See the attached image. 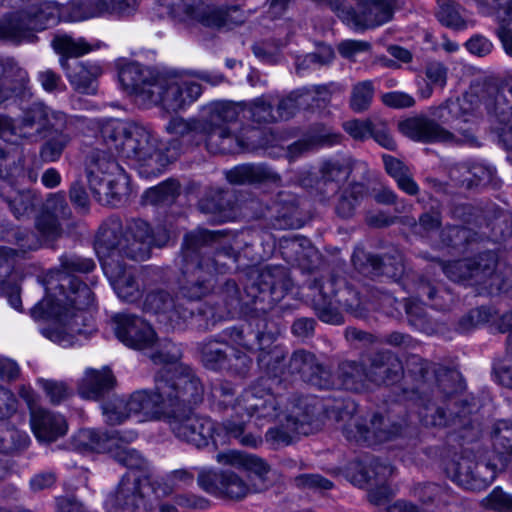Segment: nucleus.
<instances>
[{"instance_id":"nucleus-25","label":"nucleus","mask_w":512,"mask_h":512,"mask_svg":"<svg viewBox=\"0 0 512 512\" xmlns=\"http://www.w3.org/2000/svg\"><path fill=\"white\" fill-rule=\"evenodd\" d=\"M352 263L360 273L371 277L386 276L398 281L405 273L403 256L399 252L379 257L363 249H356L352 255Z\"/></svg>"},{"instance_id":"nucleus-13","label":"nucleus","mask_w":512,"mask_h":512,"mask_svg":"<svg viewBox=\"0 0 512 512\" xmlns=\"http://www.w3.org/2000/svg\"><path fill=\"white\" fill-rule=\"evenodd\" d=\"M109 453L131 471L121 478L116 492L108 496L105 502L108 512H139L144 505L143 489L152 480L149 463L137 450L120 444L117 437Z\"/></svg>"},{"instance_id":"nucleus-34","label":"nucleus","mask_w":512,"mask_h":512,"mask_svg":"<svg viewBox=\"0 0 512 512\" xmlns=\"http://www.w3.org/2000/svg\"><path fill=\"white\" fill-rule=\"evenodd\" d=\"M21 123L23 127L35 128L38 133L48 129L59 131L65 126L66 115L52 111L41 102H35L24 110Z\"/></svg>"},{"instance_id":"nucleus-57","label":"nucleus","mask_w":512,"mask_h":512,"mask_svg":"<svg viewBox=\"0 0 512 512\" xmlns=\"http://www.w3.org/2000/svg\"><path fill=\"white\" fill-rule=\"evenodd\" d=\"M317 359L314 354L305 350H296L290 357L287 369L290 374H299L306 382L316 368Z\"/></svg>"},{"instance_id":"nucleus-59","label":"nucleus","mask_w":512,"mask_h":512,"mask_svg":"<svg viewBox=\"0 0 512 512\" xmlns=\"http://www.w3.org/2000/svg\"><path fill=\"white\" fill-rule=\"evenodd\" d=\"M38 385L50 403L58 405L73 394V388L66 381L39 378Z\"/></svg>"},{"instance_id":"nucleus-43","label":"nucleus","mask_w":512,"mask_h":512,"mask_svg":"<svg viewBox=\"0 0 512 512\" xmlns=\"http://www.w3.org/2000/svg\"><path fill=\"white\" fill-rule=\"evenodd\" d=\"M353 171V162L349 157L327 159L320 166L321 182L331 186V192L335 193Z\"/></svg>"},{"instance_id":"nucleus-48","label":"nucleus","mask_w":512,"mask_h":512,"mask_svg":"<svg viewBox=\"0 0 512 512\" xmlns=\"http://www.w3.org/2000/svg\"><path fill=\"white\" fill-rule=\"evenodd\" d=\"M233 204L228 192L213 189L199 201V209L205 214L214 215L218 221H226L230 217Z\"/></svg>"},{"instance_id":"nucleus-9","label":"nucleus","mask_w":512,"mask_h":512,"mask_svg":"<svg viewBox=\"0 0 512 512\" xmlns=\"http://www.w3.org/2000/svg\"><path fill=\"white\" fill-rule=\"evenodd\" d=\"M101 138L116 155L140 163V173L147 176L161 174L174 158V155L162 153L158 137L148 126L140 123L108 121L101 128Z\"/></svg>"},{"instance_id":"nucleus-22","label":"nucleus","mask_w":512,"mask_h":512,"mask_svg":"<svg viewBox=\"0 0 512 512\" xmlns=\"http://www.w3.org/2000/svg\"><path fill=\"white\" fill-rule=\"evenodd\" d=\"M146 312L153 313L160 318V321L169 323L173 328H181L185 324L195 326L198 317L191 303H182L164 290H157L148 293L143 303Z\"/></svg>"},{"instance_id":"nucleus-18","label":"nucleus","mask_w":512,"mask_h":512,"mask_svg":"<svg viewBox=\"0 0 512 512\" xmlns=\"http://www.w3.org/2000/svg\"><path fill=\"white\" fill-rule=\"evenodd\" d=\"M407 370L418 382L412 394L415 396L414 403L420 422L427 427L446 426L449 422V416L445 409L434 401L436 396L426 390L429 374L428 364L420 356L411 355L407 360Z\"/></svg>"},{"instance_id":"nucleus-53","label":"nucleus","mask_w":512,"mask_h":512,"mask_svg":"<svg viewBox=\"0 0 512 512\" xmlns=\"http://www.w3.org/2000/svg\"><path fill=\"white\" fill-rule=\"evenodd\" d=\"M412 494L425 504L449 505L453 500L447 487L435 483L417 484L413 488Z\"/></svg>"},{"instance_id":"nucleus-16","label":"nucleus","mask_w":512,"mask_h":512,"mask_svg":"<svg viewBox=\"0 0 512 512\" xmlns=\"http://www.w3.org/2000/svg\"><path fill=\"white\" fill-rule=\"evenodd\" d=\"M443 273L452 281L464 285L481 286L488 293L508 289L506 268L498 262L497 255L488 251L473 259L440 264Z\"/></svg>"},{"instance_id":"nucleus-45","label":"nucleus","mask_w":512,"mask_h":512,"mask_svg":"<svg viewBox=\"0 0 512 512\" xmlns=\"http://www.w3.org/2000/svg\"><path fill=\"white\" fill-rule=\"evenodd\" d=\"M196 469L197 467L175 469L167 473L161 481L151 480L149 486L157 495H160V492L162 496L169 495L174 489L190 487L194 483Z\"/></svg>"},{"instance_id":"nucleus-52","label":"nucleus","mask_w":512,"mask_h":512,"mask_svg":"<svg viewBox=\"0 0 512 512\" xmlns=\"http://www.w3.org/2000/svg\"><path fill=\"white\" fill-rule=\"evenodd\" d=\"M52 47L55 52L61 55V59L78 58L89 52L94 48L90 45L85 38L74 39L69 35H58L52 40Z\"/></svg>"},{"instance_id":"nucleus-39","label":"nucleus","mask_w":512,"mask_h":512,"mask_svg":"<svg viewBox=\"0 0 512 512\" xmlns=\"http://www.w3.org/2000/svg\"><path fill=\"white\" fill-rule=\"evenodd\" d=\"M425 362L428 364L429 368L427 381L432 377L435 378V388L430 392L433 396L438 397L441 394L446 399L464 389V382L458 371L443 366H432L427 361ZM427 383L428 382H426V384Z\"/></svg>"},{"instance_id":"nucleus-36","label":"nucleus","mask_w":512,"mask_h":512,"mask_svg":"<svg viewBox=\"0 0 512 512\" xmlns=\"http://www.w3.org/2000/svg\"><path fill=\"white\" fill-rule=\"evenodd\" d=\"M282 257L290 264H297L304 268H310L314 259L318 258V252L311 241L302 236L282 237L279 241Z\"/></svg>"},{"instance_id":"nucleus-54","label":"nucleus","mask_w":512,"mask_h":512,"mask_svg":"<svg viewBox=\"0 0 512 512\" xmlns=\"http://www.w3.org/2000/svg\"><path fill=\"white\" fill-rule=\"evenodd\" d=\"M366 195V187L362 183H353L346 188L336 205V213L342 218H350L354 215L356 207Z\"/></svg>"},{"instance_id":"nucleus-60","label":"nucleus","mask_w":512,"mask_h":512,"mask_svg":"<svg viewBox=\"0 0 512 512\" xmlns=\"http://www.w3.org/2000/svg\"><path fill=\"white\" fill-rule=\"evenodd\" d=\"M374 96V86L372 81L365 80L355 84L351 91L350 107L356 113L366 111L372 102Z\"/></svg>"},{"instance_id":"nucleus-38","label":"nucleus","mask_w":512,"mask_h":512,"mask_svg":"<svg viewBox=\"0 0 512 512\" xmlns=\"http://www.w3.org/2000/svg\"><path fill=\"white\" fill-rule=\"evenodd\" d=\"M28 81L27 72L12 58H0V104Z\"/></svg>"},{"instance_id":"nucleus-8","label":"nucleus","mask_w":512,"mask_h":512,"mask_svg":"<svg viewBox=\"0 0 512 512\" xmlns=\"http://www.w3.org/2000/svg\"><path fill=\"white\" fill-rule=\"evenodd\" d=\"M239 112V105L233 102L215 101L202 108L200 119L173 117L165 129L170 135L187 137L189 141L202 135L210 153H232L239 147V142L230 125L237 121Z\"/></svg>"},{"instance_id":"nucleus-10","label":"nucleus","mask_w":512,"mask_h":512,"mask_svg":"<svg viewBox=\"0 0 512 512\" xmlns=\"http://www.w3.org/2000/svg\"><path fill=\"white\" fill-rule=\"evenodd\" d=\"M357 409L352 400L336 407L337 421L345 422L342 432L348 441L372 447L402 437L408 427V419L403 415L405 409L400 404L374 412L368 420L358 416Z\"/></svg>"},{"instance_id":"nucleus-41","label":"nucleus","mask_w":512,"mask_h":512,"mask_svg":"<svg viewBox=\"0 0 512 512\" xmlns=\"http://www.w3.org/2000/svg\"><path fill=\"white\" fill-rule=\"evenodd\" d=\"M115 443L116 435L94 429H81L72 438V445L79 452H110Z\"/></svg>"},{"instance_id":"nucleus-23","label":"nucleus","mask_w":512,"mask_h":512,"mask_svg":"<svg viewBox=\"0 0 512 512\" xmlns=\"http://www.w3.org/2000/svg\"><path fill=\"white\" fill-rule=\"evenodd\" d=\"M111 321L116 338L126 347L145 351L155 346L157 334L142 317L120 313L114 315Z\"/></svg>"},{"instance_id":"nucleus-47","label":"nucleus","mask_w":512,"mask_h":512,"mask_svg":"<svg viewBox=\"0 0 512 512\" xmlns=\"http://www.w3.org/2000/svg\"><path fill=\"white\" fill-rule=\"evenodd\" d=\"M216 461L222 465L251 470L261 479L269 471L267 464L262 459L235 450L218 453Z\"/></svg>"},{"instance_id":"nucleus-35","label":"nucleus","mask_w":512,"mask_h":512,"mask_svg":"<svg viewBox=\"0 0 512 512\" xmlns=\"http://www.w3.org/2000/svg\"><path fill=\"white\" fill-rule=\"evenodd\" d=\"M336 388L361 393L371 387L366 365L356 360H343L338 364Z\"/></svg>"},{"instance_id":"nucleus-50","label":"nucleus","mask_w":512,"mask_h":512,"mask_svg":"<svg viewBox=\"0 0 512 512\" xmlns=\"http://www.w3.org/2000/svg\"><path fill=\"white\" fill-rule=\"evenodd\" d=\"M493 6L492 15L500 24L497 35L502 43L505 52L512 57V2H491Z\"/></svg>"},{"instance_id":"nucleus-31","label":"nucleus","mask_w":512,"mask_h":512,"mask_svg":"<svg viewBox=\"0 0 512 512\" xmlns=\"http://www.w3.org/2000/svg\"><path fill=\"white\" fill-rule=\"evenodd\" d=\"M232 185H256L270 183L281 185V176L265 163H245L224 172Z\"/></svg>"},{"instance_id":"nucleus-27","label":"nucleus","mask_w":512,"mask_h":512,"mask_svg":"<svg viewBox=\"0 0 512 512\" xmlns=\"http://www.w3.org/2000/svg\"><path fill=\"white\" fill-rule=\"evenodd\" d=\"M486 108L503 125L499 134L503 146L512 150V72L505 78L502 86L494 90L492 99L486 102Z\"/></svg>"},{"instance_id":"nucleus-61","label":"nucleus","mask_w":512,"mask_h":512,"mask_svg":"<svg viewBox=\"0 0 512 512\" xmlns=\"http://www.w3.org/2000/svg\"><path fill=\"white\" fill-rule=\"evenodd\" d=\"M269 347L270 345H266L263 350H260L258 362L261 366L266 368L268 373L277 377L284 373V365L282 362L285 359L286 353L284 349L279 346H274L267 351Z\"/></svg>"},{"instance_id":"nucleus-26","label":"nucleus","mask_w":512,"mask_h":512,"mask_svg":"<svg viewBox=\"0 0 512 512\" xmlns=\"http://www.w3.org/2000/svg\"><path fill=\"white\" fill-rule=\"evenodd\" d=\"M453 480L467 490H480L492 483L496 474L495 465L475 463L466 456H461L448 468Z\"/></svg>"},{"instance_id":"nucleus-32","label":"nucleus","mask_w":512,"mask_h":512,"mask_svg":"<svg viewBox=\"0 0 512 512\" xmlns=\"http://www.w3.org/2000/svg\"><path fill=\"white\" fill-rule=\"evenodd\" d=\"M269 219L274 229H298L304 224L293 194L279 192L268 207Z\"/></svg>"},{"instance_id":"nucleus-12","label":"nucleus","mask_w":512,"mask_h":512,"mask_svg":"<svg viewBox=\"0 0 512 512\" xmlns=\"http://www.w3.org/2000/svg\"><path fill=\"white\" fill-rule=\"evenodd\" d=\"M162 373L155 376L154 390L135 391L128 398L133 415L141 414L149 420L166 421L172 408L180 403L199 400L200 387L190 381L191 374L182 373L177 378Z\"/></svg>"},{"instance_id":"nucleus-62","label":"nucleus","mask_w":512,"mask_h":512,"mask_svg":"<svg viewBox=\"0 0 512 512\" xmlns=\"http://www.w3.org/2000/svg\"><path fill=\"white\" fill-rule=\"evenodd\" d=\"M179 185L175 181H165L145 192L146 201L152 205L171 203L178 195Z\"/></svg>"},{"instance_id":"nucleus-64","label":"nucleus","mask_w":512,"mask_h":512,"mask_svg":"<svg viewBox=\"0 0 512 512\" xmlns=\"http://www.w3.org/2000/svg\"><path fill=\"white\" fill-rule=\"evenodd\" d=\"M393 474V467L379 459H372L360 471V483L368 484L372 480L382 482Z\"/></svg>"},{"instance_id":"nucleus-51","label":"nucleus","mask_w":512,"mask_h":512,"mask_svg":"<svg viewBox=\"0 0 512 512\" xmlns=\"http://www.w3.org/2000/svg\"><path fill=\"white\" fill-rule=\"evenodd\" d=\"M417 297H426L431 306L440 311L448 310L454 302V297L449 290H439L431 282L421 278L415 283Z\"/></svg>"},{"instance_id":"nucleus-15","label":"nucleus","mask_w":512,"mask_h":512,"mask_svg":"<svg viewBox=\"0 0 512 512\" xmlns=\"http://www.w3.org/2000/svg\"><path fill=\"white\" fill-rule=\"evenodd\" d=\"M152 19L171 18L179 22H197L209 28H230L245 21L240 6L233 5L226 10L210 2H153Z\"/></svg>"},{"instance_id":"nucleus-21","label":"nucleus","mask_w":512,"mask_h":512,"mask_svg":"<svg viewBox=\"0 0 512 512\" xmlns=\"http://www.w3.org/2000/svg\"><path fill=\"white\" fill-rule=\"evenodd\" d=\"M349 2H328L330 8L347 25L356 29H367L388 22L393 15L391 2H356L348 7Z\"/></svg>"},{"instance_id":"nucleus-17","label":"nucleus","mask_w":512,"mask_h":512,"mask_svg":"<svg viewBox=\"0 0 512 512\" xmlns=\"http://www.w3.org/2000/svg\"><path fill=\"white\" fill-rule=\"evenodd\" d=\"M310 288L316 291L313 308L321 321L333 325L344 323L340 308L356 317L362 316L359 293L343 279L332 275L325 280L315 279Z\"/></svg>"},{"instance_id":"nucleus-40","label":"nucleus","mask_w":512,"mask_h":512,"mask_svg":"<svg viewBox=\"0 0 512 512\" xmlns=\"http://www.w3.org/2000/svg\"><path fill=\"white\" fill-rule=\"evenodd\" d=\"M0 195L17 219L32 214L38 201L32 190H15L8 182H4L0 187Z\"/></svg>"},{"instance_id":"nucleus-58","label":"nucleus","mask_w":512,"mask_h":512,"mask_svg":"<svg viewBox=\"0 0 512 512\" xmlns=\"http://www.w3.org/2000/svg\"><path fill=\"white\" fill-rule=\"evenodd\" d=\"M439 22L449 28L462 30L466 28V16L455 2H443L436 12Z\"/></svg>"},{"instance_id":"nucleus-28","label":"nucleus","mask_w":512,"mask_h":512,"mask_svg":"<svg viewBox=\"0 0 512 512\" xmlns=\"http://www.w3.org/2000/svg\"><path fill=\"white\" fill-rule=\"evenodd\" d=\"M369 379L371 385H394L399 382L404 369L402 362L390 350H380L369 357Z\"/></svg>"},{"instance_id":"nucleus-56","label":"nucleus","mask_w":512,"mask_h":512,"mask_svg":"<svg viewBox=\"0 0 512 512\" xmlns=\"http://www.w3.org/2000/svg\"><path fill=\"white\" fill-rule=\"evenodd\" d=\"M275 98L272 95H263L256 98L248 105L250 119L258 124H269L275 122L272 106Z\"/></svg>"},{"instance_id":"nucleus-30","label":"nucleus","mask_w":512,"mask_h":512,"mask_svg":"<svg viewBox=\"0 0 512 512\" xmlns=\"http://www.w3.org/2000/svg\"><path fill=\"white\" fill-rule=\"evenodd\" d=\"M102 266L105 275L120 299L128 303H133L140 299L142 290L130 269L116 263L112 257L105 260Z\"/></svg>"},{"instance_id":"nucleus-6","label":"nucleus","mask_w":512,"mask_h":512,"mask_svg":"<svg viewBox=\"0 0 512 512\" xmlns=\"http://www.w3.org/2000/svg\"><path fill=\"white\" fill-rule=\"evenodd\" d=\"M119 81L138 105L144 108L160 106L167 112L186 108L202 94V87L197 82L165 76L137 62L120 69Z\"/></svg>"},{"instance_id":"nucleus-20","label":"nucleus","mask_w":512,"mask_h":512,"mask_svg":"<svg viewBox=\"0 0 512 512\" xmlns=\"http://www.w3.org/2000/svg\"><path fill=\"white\" fill-rule=\"evenodd\" d=\"M275 338L266 317H251L246 323L226 328L220 333V341H225V346L252 353L271 345Z\"/></svg>"},{"instance_id":"nucleus-14","label":"nucleus","mask_w":512,"mask_h":512,"mask_svg":"<svg viewBox=\"0 0 512 512\" xmlns=\"http://www.w3.org/2000/svg\"><path fill=\"white\" fill-rule=\"evenodd\" d=\"M94 149L86 160V177L95 200L103 206L116 207L127 192L128 177L116 161L114 150Z\"/></svg>"},{"instance_id":"nucleus-11","label":"nucleus","mask_w":512,"mask_h":512,"mask_svg":"<svg viewBox=\"0 0 512 512\" xmlns=\"http://www.w3.org/2000/svg\"><path fill=\"white\" fill-rule=\"evenodd\" d=\"M170 239L169 232L162 226L151 228L141 219H132L125 225L117 217L107 219L99 228L96 243L106 249L133 260L149 258L151 248L163 247Z\"/></svg>"},{"instance_id":"nucleus-42","label":"nucleus","mask_w":512,"mask_h":512,"mask_svg":"<svg viewBox=\"0 0 512 512\" xmlns=\"http://www.w3.org/2000/svg\"><path fill=\"white\" fill-rule=\"evenodd\" d=\"M115 383L110 369H87L79 384V393L87 399H98L109 391Z\"/></svg>"},{"instance_id":"nucleus-1","label":"nucleus","mask_w":512,"mask_h":512,"mask_svg":"<svg viewBox=\"0 0 512 512\" xmlns=\"http://www.w3.org/2000/svg\"><path fill=\"white\" fill-rule=\"evenodd\" d=\"M60 265L63 271L47 273L46 296L31 309V316L35 320L55 319L41 333L63 347H71L87 340L95 330L91 317L84 311L93 304V292L72 273H89L95 263L91 258L71 254L63 255Z\"/></svg>"},{"instance_id":"nucleus-24","label":"nucleus","mask_w":512,"mask_h":512,"mask_svg":"<svg viewBox=\"0 0 512 512\" xmlns=\"http://www.w3.org/2000/svg\"><path fill=\"white\" fill-rule=\"evenodd\" d=\"M214 306L205 305L198 308L201 314L195 323V327L209 329L217 321L232 316L238 311L243 301L239 287L234 280H227L215 294Z\"/></svg>"},{"instance_id":"nucleus-49","label":"nucleus","mask_w":512,"mask_h":512,"mask_svg":"<svg viewBox=\"0 0 512 512\" xmlns=\"http://www.w3.org/2000/svg\"><path fill=\"white\" fill-rule=\"evenodd\" d=\"M222 345H225V341H220V334L199 344L201 361L206 368L225 369L228 355Z\"/></svg>"},{"instance_id":"nucleus-37","label":"nucleus","mask_w":512,"mask_h":512,"mask_svg":"<svg viewBox=\"0 0 512 512\" xmlns=\"http://www.w3.org/2000/svg\"><path fill=\"white\" fill-rule=\"evenodd\" d=\"M182 356L181 349L175 343L164 342L157 351L150 355V359L156 365H161L155 376L162 373L169 374V377L177 378L180 374L189 373L198 377L193 369L179 362Z\"/></svg>"},{"instance_id":"nucleus-7","label":"nucleus","mask_w":512,"mask_h":512,"mask_svg":"<svg viewBox=\"0 0 512 512\" xmlns=\"http://www.w3.org/2000/svg\"><path fill=\"white\" fill-rule=\"evenodd\" d=\"M189 379L200 387V397L195 402H179L172 408L165 422L176 438L197 448L206 447L210 442L214 446L224 444L228 438H234L242 446L251 448H257L262 444L260 436L245 433L244 421L227 420L223 425H219L209 417L195 413L194 407L203 401L204 386L199 377H194L191 374Z\"/></svg>"},{"instance_id":"nucleus-29","label":"nucleus","mask_w":512,"mask_h":512,"mask_svg":"<svg viewBox=\"0 0 512 512\" xmlns=\"http://www.w3.org/2000/svg\"><path fill=\"white\" fill-rule=\"evenodd\" d=\"M30 425L36 439L40 442L51 443L66 435L68 423L66 418L48 409H32Z\"/></svg>"},{"instance_id":"nucleus-44","label":"nucleus","mask_w":512,"mask_h":512,"mask_svg":"<svg viewBox=\"0 0 512 512\" xmlns=\"http://www.w3.org/2000/svg\"><path fill=\"white\" fill-rule=\"evenodd\" d=\"M259 489L249 485L239 474L231 469L220 470V485L217 497L240 501Z\"/></svg>"},{"instance_id":"nucleus-5","label":"nucleus","mask_w":512,"mask_h":512,"mask_svg":"<svg viewBox=\"0 0 512 512\" xmlns=\"http://www.w3.org/2000/svg\"><path fill=\"white\" fill-rule=\"evenodd\" d=\"M429 116L407 118L398 124L408 138L423 143H456L478 146L476 131L481 119L479 97L465 93L429 108Z\"/></svg>"},{"instance_id":"nucleus-19","label":"nucleus","mask_w":512,"mask_h":512,"mask_svg":"<svg viewBox=\"0 0 512 512\" xmlns=\"http://www.w3.org/2000/svg\"><path fill=\"white\" fill-rule=\"evenodd\" d=\"M287 271L280 266H267L256 273L245 287V294L250 302L257 305V310L266 311L279 302L291 288Z\"/></svg>"},{"instance_id":"nucleus-33","label":"nucleus","mask_w":512,"mask_h":512,"mask_svg":"<svg viewBox=\"0 0 512 512\" xmlns=\"http://www.w3.org/2000/svg\"><path fill=\"white\" fill-rule=\"evenodd\" d=\"M60 65L75 91L82 94H95L97 78L102 74V68L94 62H75L70 65L66 59H60Z\"/></svg>"},{"instance_id":"nucleus-55","label":"nucleus","mask_w":512,"mask_h":512,"mask_svg":"<svg viewBox=\"0 0 512 512\" xmlns=\"http://www.w3.org/2000/svg\"><path fill=\"white\" fill-rule=\"evenodd\" d=\"M340 139L341 135L332 133H324L300 139L288 146L287 157L290 161H293L317 145H334L339 143Z\"/></svg>"},{"instance_id":"nucleus-2","label":"nucleus","mask_w":512,"mask_h":512,"mask_svg":"<svg viewBox=\"0 0 512 512\" xmlns=\"http://www.w3.org/2000/svg\"><path fill=\"white\" fill-rule=\"evenodd\" d=\"M267 379H259L237 397L234 411L267 422L277 421L265 433V441L279 449L293 444L300 436H308L324 424V405L315 396L285 397L271 392Z\"/></svg>"},{"instance_id":"nucleus-63","label":"nucleus","mask_w":512,"mask_h":512,"mask_svg":"<svg viewBox=\"0 0 512 512\" xmlns=\"http://www.w3.org/2000/svg\"><path fill=\"white\" fill-rule=\"evenodd\" d=\"M106 422L110 425H118L133 415L129 409V401L125 398H115L102 407Z\"/></svg>"},{"instance_id":"nucleus-3","label":"nucleus","mask_w":512,"mask_h":512,"mask_svg":"<svg viewBox=\"0 0 512 512\" xmlns=\"http://www.w3.org/2000/svg\"><path fill=\"white\" fill-rule=\"evenodd\" d=\"M139 10L138 2H22L0 21V37L20 42L30 32L42 31L59 21L91 18L127 19Z\"/></svg>"},{"instance_id":"nucleus-4","label":"nucleus","mask_w":512,"mask_h":512,"mask_svg":"<svg viewBox=\"0 0 512 512\" xmlns=\"http://www.w3.org/2000/svg\"><path fill=\"white\" fill-rule=\"evenodd\" d=\"M235 249L218 231L194 229L184 235L181 246L179 293L189 301H198L214 292L218 275L229 271L235 262Z\"/></svg>"},{"instance_id":"nucleus-46","label":"nucleus","mask_w":512,"mask_h":512,"mask_svg":"<svg viewBox=\"0 0 512 512\" xmlns=\"http://www.w3.org/2000/svg\"><path fill=\"white\" fill-rule=\"evenodd\" d=\"M492 446L501 468H505L512 458V421L499 420L493 425Z\"/></svg>"}]
</instances>
